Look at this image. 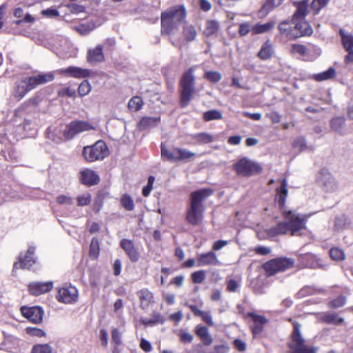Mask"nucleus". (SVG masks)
Wrapping results in <instances>:
<instances>
[{"label": "nucleus", "instance_id": "nucleus-34", "mask_svg": "<svg viewBox=\"0 0 353 353\" xmlns=\"http://www.w3.org/2000/svg\"><path fill=\"white\" fill-rule=\"evenodd\" d=\"M143 102L140 97L135 96L130 99L128 103V108L131 111H139L143 107Z\"/></svg>", "mask_w": 353, "mask_h": 353}, {"label": "nucleus", "instance_id": "nucleus-19", "mask_svg": "<svg viewBox=\"0 0 353 353\" xmlns=\"http://www.w3.org/2000/svg\"><path fill=\"white\" fill-rule=\"evenodd\" d=\"M140 307L143 310H148L149 307L154 303V296L152 292L144 288L137 292Z\"/></svg>", "mask_w": 353, "mask_h": 353}, {"label": "nucleus", "instance_id": "nucleus-3", "mask_svg": "<svg viewBox=\"0 0 353 353\" xmlns=\"http://www.w3.org/2000/svg\"><path fill=\"white\" fill-rule=\"evenodd\" d=\"M186 11L183 6L170 8L161 14V32L163 35H170L176 32L180 26L185 22Z\"/></svg>", "mask_w": 353, "mask_h": 353}, {"label": "nucleus", "instance_id": "nucleus-23", "mask_svg": "<svg viewBox=\"0 0 353 353\" xmlns=\"http://www.w3.org/2000/svg\"><path fill=\"white\" fill-rule=\"evenodd\" d=\"M288 181L286 179H283L281 181V185L280 188L276 189L277 198L276 201L281 208H283L285 200L288 194V190L287 189Z\"/></svg>", "mask_w": 353, "mask_h": 353}, {"label": "nucleus", "instance_id": "nucleus-51", "mask_svg": "<svg viewBox=\"0 0 353 353\" xmlns=\"http://www.w3.org/2000/svg\"><path fill=\"white\" fill-rule=\"evenodd\" d=\"M325 264L321 259L310 254V268H323Z\"/></svg>", "mask_w": 353, "mask_h": 353}, {"label": "nucleus", "instance_id": "nucleus-20", "mask_svg": "<svg viewBox=\"0 0 353 353\" xmlns=\"http://www.w3.org/2000/svg\"><path fill=\"white\" fill-rule=\"evenodd\" d=\"M80 180L83 184L94 185L99 183V176L94 171L90 169H85L81 172Z\"/></svg>", "mask_w": 353, "mask_h": 353}, {"label": "nucleus", "instance_id": "nucleus-42", "mask_svg": "<svg viewBox=\"0 0 353 353\" xmlns=\"http://www.w3.org/2000/svg\"><path fill=\"white\" fill-rule=\"evenodd\" d=\"M329 253L331 259L334 261H343L345 258L343 250L339 248H332Z\"/></svg>", "mask_w": 353, "mask_h": 353}, {"label": "nucleus", "instance_id": "nucleus-59", "mask_svg": "<svg viewBox=\"0 0 353 353\" xmlns=\"http://www.w3.org/2000/svg\"><path fill=\"white\" fill-rule=\"evenodd\" d=\"M27 333L32 336H43L45 335V332L41 329H39L37 327H28L26 329Z\"/></svg>", "mask_w": 353, "mask_h": 353}, {"label": "nucleus", "instance_id": "nucleus-28", "mask_svg": "<svg viewBox=\"0 0 353 353\" xmlns=\"http://www.w3.org/2000/svg\"><path fill=\"white\" fill-rule=\"evenodd\" d=\"M284 0H266L265 3L260 10L261 16H266L270 12L281 5Z\"/></svg>", "mask_w": 353, "mask_h": 353}, {"label": "nucleus", "instance_id": "nucleus-16", "mask_svg": "<svg viewBox=\"0 0 353 353\" xmlns=\"http://www.w3.org/2000/svg\"><path fill=\"white\" fill-rule=\"evenodd\" d=\"M198 266L219 265L221 264L216 253L208 252L197 256Z\"/></svg>", "mask_w": 353, "mask_h": 353}, {"label": "nucleus", "instance_id": "nucleus-10", "mask_svg": "<svg viewBox=\"0 0 353 353\" xmlns=\"http://www.w3.org/2000/svg\"><path fill=\"white\" fill-rule=\"evenodd\" d=\"M299 325L294 324V330L292 334V339L289 343V347L291 353H309V349L304 343L299 332Z\"/></svg>", "mask_w": 353, "mask_h": 353}, {"label": "nucleus", "instance_id": "nucleus-13", "mask_svg": "<svg viewBox=\"0 0 353 353\" xmlns=\"http://www.w3.org/2000/svg\"><path fill=\"white\" fill-rule=\"evenodd\" d=\"M339 34L341 37L342 45L347 52V54L345 57V63L347 64L353 62V35L345 34L342 29L339 30Z\"/></svg>", "mask_w": 353, "mask_h": 353}, {"label": "nucleus", "instance_id": "nucleus-40", "mask_svg": "<svg viewBox=\"0 0 353 353\" xmlns=\"http://www.w3.org/2000/svg\"><path fill=\"white\" fill-rule=\"evenodd\" d=\"M121 203L122 206L128 211H132L134 210V204L132 198L125 194L121 197Z\"/></svg>", "mask_w": 353, "mask_h": 353}, {"label": "nucleus", "instance_id": "nucleus-54", "mask_svg": "<svg viewBox=\"0 0 353 353\" xmlns=\"http://www.w3.org/2000/svg\"><path fill=\"white\" fill-rule=\"evenodd\" d=\"M205 278V272L199 270L192 274V279L194 283H201Z\"/></svg>", "mask_w": 353, "mask_h": 353}, {"label": "nucleus", "instance_id": "nucleus-52", "mask_svg": "<svg viewBox=\"0 0 353 353\" xmlns=\"http://www.w3.org/2000/svg\"><path fill=\"white\" fill-rule=\"evenodd\" d=\"M31 353H52V348L48 345H37L34 346Z\"/></svg>", "mask_w": 353, "mask_h": 353}, {"label": "nucleus", "instance_id": "nucleus-46", "mask_svg": "<svg viewBox=\"0 0 353 353\" xmlns=\"http://www.w3.org/2000/svg\"><path fill=\"white\" fill-rule=\"evenodd\" d=\"M91 88L92 87L90 83L88 81L85 80L79 85L78 92L80 96L84 97L89 94L91 91Z\"/></svg>", "mask_w": 353, "mask_h": 353}, {"label": "nucleus", "instance_id": "nucleus-37", "mask_svg": "<svg viewBox=\"0 0 353 353\" xmlns=\"http://www.w3.org/2000/svg\"><path fill=\"white\" fill-rule=\"evenodd\" d=\"M193 139L199 144H206L213 141V137L208 133L201 132L193 135Z\"/></svg>", "mask_w": 353, "mask_h": 353}, {"label": "nucleus", "instance_id": "nucleus-56", "mask_svg": "<svg viewBox=\"0 0 353 353\" xmlns=\"http://www.w3.org/2000/svg\"><path fill=\"white\" fill-rule=\"evenodd\" d=\"M179 336L181 341L183 343H192L193 341V336L183 330L179 332Z\"/></svg>", "mask_w": 353, "mask_h": 353}, {"label": "nucleus", "instance_id": "nucleus-21", "mask_svg": "<svg viewBox=\"0 0 353 353\" xmlns=\"http://www.w3.org/2000/svg\"><path fill=\"white\" fill-rule=\"evenodd\" d=\"M120 245L132 262H136L139 260V253L134 248L132 241L128 239H122L120 242Z\"/></svg>", "mask_w": 353, "mask_h": 353}, {"label": "nucleus", "instance_id": "nucleus-61", "mask_svg": "<svg viewBox=\"0 0 353 353\" xmlns=\"http://www.w3.org/2000/svg\"><path fill=\"white\" fill-rule=\"evenodd\" d=\"M34 21V18L30 14H26L24 15L23 18L19 20H17L14 23L16 25H21L23 23H33Z\"/></svg>", "mask_w": 353, "mask_h": 353}, {"label": "nucleus", "instance_id": "nucleus-31", "mask_svg": "<svg viewBox=\"0 0 353 353\" xmlns=\"http://www.w3.org/2000/svg\"><path fill=\"white\" fill-rule=\"evenodd\" d=\"M272 46L269 41H267L262 46L260 51L258 53V56L261 59H268L272 57Z\"/></svg>", "mask_w": 353, "mask_h": 353}, {"label": "nucleus", "instance_id": "nucleus-43", "mask_svg": "<svg viewBox=\"0 0 353 353\" xmlns=\"http://www.w3.org/2000/svg\"><path fill=\"white\" fill-rule=\"evenodd\" d=\"M328 0H313L310 3V9L312 10L314 14H316L323 8L326 6Z\"/></svg>", "mask_w": 353, "mask_h": 353}, {"label": "nucleus", "instance_id": "nucleus-55", "mask_svg": "<svg viewBox=\"0 0 353 353\" xmlns=\"http://www.w3.org/2000/svg\"><path fill=\"white\" fill-rule=\"evenodd\" d=\"M240 285V282L234 279H229L227 281V290L230 292H234Z\"/></svg>", "mask_w": 353, "mask_h": 353}, {"label": "nucleus", "instance_id": "nucleus-63", "mask_svg": "<svg viewBox=\"0 0 353 353\" xmlns=\"http://www.w3.org/2000/svg\"><path fill=\"white\" fill-rule=\"evenodd\" d=\"M203 321L210 326L214 325L212 316L209 312H204L203 314L201 316Z\"/></svg>", "mask_w": 353, "mask_h": 353}, {"label": "nucleus", "instance_id": "nucleus-5", "mask_svg": "<svg viewBox=\"0 0 353 353\" xmlns=\"http://www.w3.org/2000/svg\"><path fill=\"white\" fill-rule=\"evenodd\" d=\"M179 84L180 103L182 107L185 108L189 105L193 99L196 90L193 67H191L183 74Z\"/></svg>", "mask_w": 353, "mask_h": 353}, {"label": "nucleus", "instance_id": "nucleus-30", "mask_svg": "<svg viewBox=\"0 0 353 353\" xmlns=\"http://www.w3.org/2000/svg\"><path fill=\"white\" fill-rule=\"evenodd\" d=\"M336 75L335 69L333 68H330L328 70L322 72L319 74H314L312 76V78L317 81H322L325 80H328L332 79Z\"/></svg>", "mask_w": 353, "mask_h": 353}, {"label": "nucleus", "instance_id": "nucleus-26", "mask_svg": "<svg viewBox=\"0 0 353 353\" xmlns=\"http://www.w3.org/2000/svg\"><path fill=\"white\" fill-rule=\"evenodd\" d=\"M196 35L197 32L195 27L185 21L183 26V36L184 40L186 42H191L196 39Z\"/></svg>", "mask_w": 353, "mask_h": 353}, {"label": "nucleus", "instance_id": "nucleus-22", "mask_svg": "<svg viewBox=\"0 0 353 353\" xmlns=\"http://www.w3.org/2000/svg\"><path fill=\"white\" fill-rule=\"evenodd\" d=\"M103 58L101 45H98L95 48L90 50L88 52L87 61L90 63L102 61Z\"/></svg>", "mask_w": 353, "mask_h": 353}, {"label": "nucleus", "instance_id": "nucleus-48", "mask_svg": "<svg viewBox=\"0 0 353 353\" xmlns=\"http://www.w3.org/2000/svg\"><path fill=\"white\" fill-rule=\"evenodd\" d=\"M28 85L32 90L36 88L39 85H43L39 75L26 77Z\"/></svg>", "mask_w": 353, "mask_h": 353}, {"label": "nucleus", "instance_id": "nucleus-24", "mask_svg": "<svg viewBox=\"0 0 353 353\" xmlns=\"http://www.w3.org/2000/svg\"><path fill=\"white\" fill-rule=\"evenodd\" d=\"M160 121V117H145L141 118L137 124L140 130H145L157 126Z\"/></svg>", "mask_w": 353, "mask_h": 353}, {"label": "nucleus", "instance_id": "nucleus-57", "mask_svg": "<svg viewBox=\"0 0 353 353\" xmlns=\"http://www.w3.org/2000/svg\"><path fill=\"white\" fill-rule=\"evenodd\" d=\"M112 339L117 345L121 343V332L117 328H113L112 330Z\"/></svg>", "mask_w": 353, "mask_h": 353}, {"label": "nucleus", "instance_id": "nucleus-12", "mask_svg": "<svg viewBox=\"0 0 353 353\" xmlns=\"http://www.w3.org/2000/svg\"><path fill=\"white\" fill-rule=\"evenodd\" d=\"M21 312L24 317L34 323H39L43 320V311L37 306L21 307Z\"/></svg>", "mask_w": 353, "mask_h": 353}, {"label": "nucleus", "instance_id": "nucleus-64", "mask_svg": "<svg viewBox=\"0 0 353 353\" xmlns=\"http://www.w3.org/2000/svg\"><path fill=\"white\" fill-rule=\"evenodd\" d=\"M68 8L72 12L79 13L84 11V7L76 3L68 4Z\"/></svg>", "mask_w": 353, "mask_h": 353}, {"label": "nucleus", "instance_id": "nucleus-41", "mask_svg": "<svg viewBox=\"0 0 353 353\" xmlns=\"http://www.w3.org/2000/svg\"><path fill=\"white\" fill-rule=\"evenodd\" d=\"M222 113L216 110H212L203 113V119L206 121L221 119Z\"/></svg>", "mask_w": 353, "mask_h": 353}, {"label": "nucleus", "instance_id": "nucleus-53", "mask_svg": "<svg viewBox=\"0 0 353 353\" xmlns=\"http://www.w3.org/2000/svg\"><path fill=\"white\" fill-rule=\"evenodd\" d=\"M91 201V194L85 193L77 197V203L79 206H84L88 205Z\"/></svg>", "mask_w": 353, "mask_h": 353}, {"label": "nucleus", "instance_id": "nucleus-50", "mask_svg": "<svg viewBox=\"0 0 353 353\" xmlns=\"http://www.w3.org/2000/svg\"><path fill=\"white\" fill-rule=\"evenodd\" d=\"M161 157L168 160L176 161V153L174 150L170 152L163 145H161Z\"/></svg>", "mask_w": 353, "mask_h": 353}, {"label": "nucleus", "instance_id": "nucleus-38", "mask_svg": "<svg viewBox=\"0 0 353 353\" xmlns=\"http://www.w3.org/2000/svg\"><path fill=\"white\" fill-rule=\"evenodd\" d=\"M100 252V245L99 240L96 237L92 239L90 245V256L93 259H97Z\"/></svg>", "mask_w": 353, "mask_h": 353}, {"label": "nucleus", "instance_id": "nucleus-14", "mask_svg": "<svg viewBox=\"0 0 353 353\" xmlns=\"http://www.w3.org/2000/svg\"><path fill=\"white\" fill-rule=\"evenodd\" d=\"M57 72L59 74H68L72 77L81 79L90 76L91 70L76 66H70L66 68L60 69Z\"/></svg>", "mask_w": 353, "mask_h": 353}, {"label": "nucleus", "instance_id": "nucleus-49", "mask_svg": "<svg viewBox=\"0 0 353 353\" xmlns=\"http://www.w3.org/2000/svg\"><path fill=\"white\" fill-rule=\"evenodd\" d=\"M38 75L43 85L52 81L55 77L54 72H41Z\"/></svg>", "mask_w": 353, "mask_h": 353}, {"label": "nucleus", "instance_id": "nucleus-25", "mask_svg": "<svg viewBox=\"0 0 353 353\" xmlns=\"http://www.w3.org/2000/svg\"><path fill=\"white\" fill-rule=\"evenodd\" d=\"M32 88L28 85L26 77H24L17 84L13 94L14 97L21 99Z\"/></svg>", "mask_w": 353, "mask_h": 353}, {"label": "nucleus", "instance_id": "nucleus-11", "mask_svg": "<svg viewBox=\"0 0 353 353\" xmlns=\"http://www.w3.org/2000/svg\"><path fill=\"white\" fill-rule=\"evenodd\" d=\"M57 300L63 303H75L79 298L77 289L72 285L61 288L57 294Z\"/></svg>", "mask_w": 353, "mask_h": 353}, {"label": "nucleus", "instance_id": "nucleus-36", "mask_svg": "<svg viewBox=\"0 0 353 353\" xmlns=\"http://www.w3.org/2000/svg\"><path fill=\"white\" fill-rule=\"evenodd\" d=\"M174 151L176 153V161L188 160L195 156V153L186 149L174 148Z\"/></svg>", "mask_w": 353, "mask_h": 353}, {"label": "nucleus", "instance_id": "nucleus-17", "mask_svg": "<svg viewBox=\"0 0 353 353\" xmlns=\"http://www.w3.org/2000/svg\"><path fill=\"white\" fill-rule=\"evenodd\" d=\"M34 251L35 248L34 247H30L24 258L14 264V270L17 268H30L35 263V260L33 257Z\"/></svg>", "mask_w": 353, "mask_h": 353}, {"label": "nucleus", "instance_id": "nucleus-32", "mask_svg": "<svg viewBox=\"0 0 353 353\" xmlns=\"http://www.w3.org/2000/svg\"><path fill=\"white\" fill-rule=\"evenodd\" d=\"M274 22L270 21L263 24H256L252 28L254 34H262L272 30L274 27Z\"/></svg>", "mask_w": 353, "mask_h": 353}, {"label": "nucleus", "instance_id": "nucleus-7", "mask_svg": "<svg viewBox=\"0 0 353 353\" xmlns=\"http://www.w3.org/2000/svg\"><path fill=\"white\" fill-rule=\"evenodd\" d=\"M233 169L237 174L243 176H252L262 171V168L259 164L247 157L241 158L235 163L233 165Z\"/></svg>", "mask_w": 353, "mask_h": 353}, {"label": "nucleus", "instance_id": "nucleus-29", "mask_svg": "<svg viewBox=\"0 0 353 353\" xmlns=\"http://www.w3.org/2000/svg\"><path fill=\"white\" fill-rule=\"evenodd\" d=\"M279 29L281 34L285 35L289 39H293L292 34L293 29L292 20L291 21H283L281 22L279 25Z\"/></svg>", "mask_w": 353, "mask_h": 353}, {"label": "nucleus", "instance_id": "nucleus-45", "mask_svg": "<svg viewBox=\"0 0 353 353\" xmlns=\"http://www.w3.org/2000/svg\"><path fill=\"white\" fill-rule=\"evenodd\" d=\"M307 47L301 44H293L291 47V52L295 55L303 57L307 54Z\"/></svg>", "mask_w": 353, "mask_h": 353}, {"label": "nucleus", "instance_id": "nucleus-9", "mask_svg": "<svg viewBox=\"0 0 353 353\" xmlns=\"http://www.w3.org/2000/svg\"><path fill=\"white\" fill-rule=\"evenodd\" d=\"M94 130V127L85 121H74L68 124L63 130V136L67 139H72L76 134Z\"/></svg>", "mask_w": 353, "mask_h": 353}, {"label": "nucleus", "instance_id": "nucleus-2", "mask_svg": "<svg viewBox=\"0 0 353 353\" xmlns=\"http://www.w3.org/2000/svg\"><path fill=\"white\" fill-rule=\"evenodd\" d=\"M284 218L286 221L280 222L276 227L271 229L274 234H284L290 232L292 236H301L307 232V219L300 216L295 212L284 211Z\"/></svg>", "mask_w": 353, "mask_h": 353}, {"label": "nucleus", "instance_id": "nucleus-15", "mask_svg": "<svg viewBox=\"0 0 353 353\" xmlns=\"http://www.w3.org/2000/svg\"><path fill=\"white\" fill-rule=\"evenodd\" d=\"M52 287V282H32L29 284L28 290L31 294L39 296L50 291Z\"/></svg>", "mask_w": 353, "mask_h": 353}, {"label": "nucleus", "instance_id": "nucleus-6", "mask_svg": "<svg viewBox=\"0 0 353 353\" xmlns=\"http://www.w3.org/2000/svg\"><path fill=\"white\" fill-rule=\"evenodd\" d=\"M108 154L105 143L102 141H97L94 145L85 146L83 150V155L88 162L102 160Z\"/></svg>", "mask_w": 353, "mask_h": 353}, {"label": "nucleus", "instance_id": "nucleus-35", "mask_svg": "<svg viewBox=\"0 0 353 353\" xmlns=\"http://www.w3.org/2000/svg\"><path fill=\"white\" fill-rule=\"evenodd\" d=\"M219 23L214 20H209L206 21L204 34L207 37L214 34L219 30Z\"/></svg>", "mask_w": 353, "mask_h": 353}, {"label": "nucleus", "instance_id": "nucleus-4", "mask_svg": "<svg viewBox=\"0 0 353 353\" xmlns=\"http://www.w3.org/2000/svg\"><path fill=\"white\" fill-rule=\"evenodd\" d=\"M296 10L292 17V39L307 35L309 30V23L305 19L308 14V4L307 1L295 3Z\"/></svg>", "mask_w": 353, "mask_h": 353}, {"label": "nucleus", "instance_id": "nucleus-44", "mask_svg": "<svg viewBox=\"0 0 353 353\" xmlns=\"http://www.w3.org/2000/svg\"><path fill=\"white\" fill-rule=\"evenodd\" d=\"M204 78L207 79L210 82L217 83L222 79V75L217 71H206L204 74Z\"/></svg>", "mask_w": 353, "mask_h": 353}, {"label": "nucleus", "instance_id": "nucleus-33", "mask_svg": "<svg viewBox=\"0 0 353 353\" xmlns=\"http://www.w3.org/2000/svg\"><path fill=\"white\" fill-rule=\"evenodd\" d=\"M347 302L346 296L340 295L327 303V307L330 309H338L343 307Z\"/></svg>", "mask_w": 353, "mask_h": 353}, {"label": "nucleus", "instance_id": "nucleus-39", "mask_svg": "<svg viewBox=\"0 0 353 353\" xmlns=\"http://www.w3.org/2000/svg\"><path fill=\"white\" fill-rule=\"evenodd\" d=\"M345 123V119L343 117H338L330 121V127L334 131L339 132L342 130Z\"/></svg>", "mask_w": 353, "mask_h": 353}, {"label": "nucleus", "instance_id": "nucleus-47", "mask_svg": "<svg viewBox=\"0 0 353 353\" xmlns=\"http://www.w3.org/2000/svg\"><path fill=\"white\" fill-rule=\"evenodd\" d=\"M57 202L66 208L73 205V199L72 197L67 195H59L56 199Z\"/></svg>", "mask_w": 353, "mask_h": 353}, {"label": "nucleus", "instance_id": "nucleus-27", "mask_svg": "<svg viewBox=\"0 0 353 353\" xmlns=\"http://www.w3.org/2000/svg\"><path fill=\"white\" fill-rule=\"evenodd\" d=\"M196 334L205 345H210L213 341L212 337L210 336L208 329L206 327L197 326L196 328Z\"/></svg>", "mask_w": 353, "mask_h": 353}, {"label": "nucleus", "instance_id": "nucleus-62", "mask_svg": "<svg viewBox=\"0 0 353 353\" xmlns=\"http://www.w3.org/2000/svg\"><path fill=\"white\" fill-rule=\"evenodd\" d=\"M250 31V25L249 23H243L240 24L239 33L241 36H245L248 34Z\"/></svg>", "mask_w": 353, "mask_h": 353}, {"label": "nucleus", "instance_id": "nucleus-1", "mask_svg": "<svg viewBox=\"0 0 353 353\" xmlns=\"http://www.w3.org/2000/svg\"><path fill=\"white\" fill-rule=\"evenodd\" d=\"M213 193L211 188H201L191 192L186 208V220L192 225H198L203 219V202Z\"/></svg>", "mask_w": 353, "mask_h": 353}, {"label": "nucleus", "instance_id": "nucleus-18", "mask_svg": "<svg viewBox=\"0 0 353 353\" xmlns=\"http://www.w3.org/2000/svg\"><path fill=\"white\" fill-rule=\"evenodd\" d=\"M319 321L328 325H341L345 323V319L336 312H325L319 317Z\"/></svg>", "mask_w": 353, "mask_h": 353}, {"label": "nucleus", "instance_id": "nucleus-58", "mask_svg": "<svg viewBox=\"0 0 353 353\" xmlns=\"http://www.w3.org/2000/svg\"><path fill=\"white\" fill-rule=\"evenodd\" d=\"M75 94V90L71 89L70 88H63L58 91V95L61 97L65 95L68 96V97H74Z\"/></svg>", "mask_w": 353, "mask_h": 353}, {"label": "nucleus", "instance_id": "nucleus-8", "mask_svg": "<svg viewBox=\"0 0 353 353\" xmlns=\"http://www.w3.org/2000/svg\"><path fill=\"white\" fill-rule=\"evenodd\" d=\"M294 263V261L290 258H277L265 263L263 268L268 275H273L292 268Z\"/></svg>", "mask_w": 353, "mask_h": 353}, {"label": "nucleus", "instance_id": "nucleus-60", "mask_svg": "<svg viewBox=\"0 0 353 353\" xmlns=\"http://www.w3.org/2000/svg\"><path fill=\"white\" fill-rule=\"evenodd\" d=\"M41 14L48 17H56L59 15V11L54 8L43 10L41 11Z\"/></svg>", "mask_w": 353, "mask_h": 353}]
</instances>
